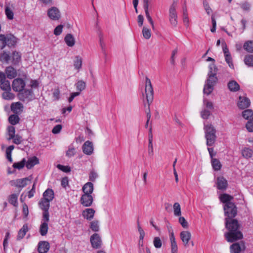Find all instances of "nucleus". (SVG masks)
I'll return each instance as SVG.
<instances>
[{
    "instance_id": "1",
    "label": "nucleus",
    "mask_w": 253,
    "mask_h": 253,
    "mask_svg": "<svg viewBox=\"0 0 253 253\" xmlns=\"http://www.w3.org/2000/svg\"><path fill=\"white\" fill-rule=\"evenodd\" d=\"M225 226L228 230V232L225 234L228 242L232 243L243 238V235L240 230V224L237 219L226 218Z\"/></svg>"
},
{
    "instance_id": "2",
    "label": "nucleus",
    "mask_w": 253,
    "mask_h": 253,
    "mask_svg": "<svg viewBox=\"0 0 253 253\" xmlns=\"http://www.w3.org/2000/svg\"><path fill=\"white\" fill-rule=\"evenodd\" d=\"M145 92L147 103H144V107L146 108L145 113L147 119L150 120L151 119V111L150 109V104L152 102L154 98V91L150 80L146 77L145 82Z\"/></svg>"
},
{
    "instance_id": "3",
    "label": "nucleus",
    "mask_w": 253,
    "mask_h": 253,
    "mask_svg": "<svg viewBox=\"0 0 253 253\" xmlns=\"http://www.w3.org/2000/svg\"><path fill=\"white\" fill-rule=\"evenodd\" d=\"M204 129L205 133L206 144L209 146H211L214 144L216 139V129L211 124L205 125Z\"/></svg>"
},
{
    "instance_id": "4",
    "label": "nucleus",
    "mask_w": 253,
    "mask_h": 253,
    "mask_svg": "<svg viewBox=\"0 0 253 253\" xmlns=\"http://www.w3.org/2000/svg\"><path fill=\"white\" fill-rule=\"evenodd\" d=\"M18 39L12 34H0V49H3L6 45L8 47L14 46Z\"/></svg>"
},
{
    "instance_id": "5",
    "label": "nucleus",
    "mask_w": 253,
    "mask_h": 253,
    "mask_svg": "<svg viewBox=\"0 0 253 253\" xmlns=\"http://www.w3.org/2000/svg\"><path fill=\"white\" fill-rule=\"evenodd\" d=\"M208 79L204 85L203 92L207 95L211 94L213 90V87L217 82L216 74H208Z\"/></svg>"
},
{
    "instance_id": "6",
    "label": "nucleus",
    "mask_w": 253,
    "mask_h": 253,
    "mask_svg": "<svg viewBox=\"0 0 253 253\" xmlns=\"http://www.w3.org/2000/svg\"><path fill=\"white\" fill-rule=\"evenodd\" d=\"M224 211L226 218L231 219L235 217L237 213V209L234 203H228V205H224Z\"/></svg>"
},
{
    "instance_id": "7",
    "label": "nucleus",
    "mask_w": 253,
    "mask_h": 253,
    "mask_svg": "<svg viewBox=\"0 0 253 253\" xmlns=\"http://www.w3.org/2000/svg\"><path fill=\"white\" fill-rule=\"evenodd\" d=\"M176 2L173 1L169 9V20L173 26H176L177 24V15L176 11Z\"/></svg>"
},
{
    "instance_id": "8",
    "label": "nucleus",
    "mask_w": 253,
    "mask_h": 253,
    "mask_svg": "<svg viewBox=\"0 0 253 253\" xmlns=\"http://www.w3.org/2000/svg\"><path fill=\"white\" fill-rule=\"evenodd\" d=\"M19 99L22 101H30L34 99L32 89H24L21 91L18 94Z\"/></svg>"
},
{
    "instance_id": "9",
    "label": "nucleus",
    "mask_w": 253,
    "mask_h": 253,
    "mask_svg": "<svg viewBox=\"0 0 253 253\" xmlns=\"http://www.w3.org/2000/svg\"><path fill=\"white\" fill-rule=\"evenodd\" d=\"M25 86L24 81L21 78H17L13 80L12 87L14 91L20 92Z\"/></svg>"
},
{
    "instance_id": "10",
    "label": "nucleus",
    "mask_w": 253,
    "mask_h": 253,
    "mask_svg": "<svg viewBox=\"0 0 253 253\" xmlns=\"http://www.w3.org/2000/svg\"><path fill=\"white\" fill-rule=\"evenodd\" d=\"M47 15L52 20H58L61 17V13L58 8L53 6L49 8L47 11Z\"/></svg>"
},
{
    "instance_id": "11",
    "label": "nucleus",
    "mask_w": 253,
    "mask_h": 253,
    "mask_svg": "<svg viewBox=\"0 0 253 253\" xmlns=\"http://www.w3.org/2000/svg\"><path fill=\"white\" fill-rule=\"evenodd\" d=\"M90 241L93 248L99 249L101 246L102 240L97 233H94L90 236Z\"/></svg>"
},
{
    "instance_id": "12",
    "label": "nucleus",
    "mask_w": 253,
    "mask_h": 253,
    "mask_svg": "<svg viewBox=\"0 0 253 253\" xmlns=\"http://www.w3.org/2000/svg\"><path fill=\"white\" fill-rule=\"evenodd\" d=\"M93 197L90 194H83L80 199V203L84 206L88 207L92 205Z\"/></svg>"
},
{
    "instance_id": "13",
    "label": "nucleus",
    "mask_w": 253,
    "mask_h": 253,
    "mask_svg": "<svg viewBox=\"0 0 253 253\" xmlns=\"http://www.w3.org/2000/svg\"><path fill=\"white\" fill-rule=\"evenodd\" d=\"M29 180V178L26 177L10 180L9 183L12 186L22 188L27 185V182Z\"/></svg>"
},
{
    "instance_id": "14",
    "label": "nucleus",
    "mask_w": 253,
    "mask_h": 253,
    "mask_svg": "<svg viewBox=\"0 0 253 253\" xmlns=\"http://www.w3.org/2000/svg\"><path fill=\"white\" fill-rule=\"evenodd\" d=\"M169 240L171 245V253H177V246L173 231L171 227L169 228Z\"/></svg>"
},
{
    "instance_id": "15",
    "label": "nucleus",
    "mask_w": 253,
    "mask_h": 253,
    "mask_svg": "<svg viewBox=\"0 0 253 253\" xmlns=\"http://www.w3.org/2000/svg\"><path fill=\"white\" fill-rule=\"evenodd\" d=\"M237 105L240 109H244L248 108L250 106L251 101L247 97L240 96Z\"/></svg>"
},
{
    "instance_id": "16",
    "label": "nucleus",
    "mask_w": 253,
    "mask_h": 253,
    "mask_svg": "<svg viewBox=\"0 0 253 253\" xmlns=\"http://www.w3.org/2000/svg\"><path fill=\"white\" fill-rule=\"evenodd\" d=\"M83 152L87 155H90L93 151V144L89 141H86L84 142L82 147Z\"/></svg>"
},
{
    "instance_id": "17",
    "label": "nucleus",
    "mask_w": 253,
    "mask_h": 253,
    "mask_svg": "<svg viewBox=\"0 0 253 253\" xmlns=\"http://www.w3.org/2000/svg\"><path fill=\"white\" fill-rule=\"evenodd\" d=\"M49 244L47 241H41L38 244V251L40 253H46L49 249Z\"/></svg>"
},
{
    "instance_id": "18",
    "label": "nucleus",
    "mask_w": 253,
    "mask_h": 253,
    "mask_svg": "<svg viewBox=\"0 0 253 253\" xmlns=\"http://www.w3.org/2000/svg\"><path fill=\"white\" fill-rule=\"evenodd\" d=\"M180 237L184 245L186 247L191 239V233L188 231H183L180 232Z\"/></svg>"
},
{
    "instance_id": "19",
    "label": "nucleus",
    "mask_w": 253,
    "mask_h": 253,
    "mask_svg": "<svg viewBox=\"0 0 253 253\" xmlns=\"http://www.w3.org/2000/svg\"><path fill=\"white\" fill-rule=\"evenodd\" d=\"M245 248L244 244H240L238 243H236L230 246V252L231 253H240L242 250H244Z\"/></svg>"
},
{
    "instance_id": "20",
    "label": "nucleus",
    "mask_w": 253,
    "mask_h": 253,
    "mask_svg": "<svg viewBox=\"0 0 253 253\" xmlns=\"http://www.w3.org/2000/svg\"><path fill=\"white\" fill-rule=\"evenodd\" d=\"M95 211L93 209H86L82 212L83 216L88 220H91L94 217Z\"/></svg>"
},
{
    "instance_id": "21",
    "label": "nucleus",
    "mask_w": 253,
    "mask_h": 253,
    "mask_svg": "<svg viewBox=\"0 0 253 253\" xmlns=\"http://www.w3.org/2000/svg\"><path fill=\"white\" fill-rule=\"evenodd\" d=\"M93 184L90 182L86 183L82 187V191L84 194L91 195L93 192Z\"/></svg>"
},
{
    "instance_id": "22",
    "label": "nucleus",
    "mask_w": 253,
    "mask_h": 253,
    "mask_svg": "<svg viewBox=\"0 0 253 253\" xmlns=\"http://www.w3.org/2000/svg\"><path fill=\"white\" fill-rule=\"evenodd\" d=\"M217 187L219 190H224L227 187V181L223 177L217 178Z\"/></svg>"
},
{
    "instance_id": "23",
    "label": "nucleus",
    "mask_w": 253,
    "mask_h": 253,
    "mask_svg": "<svg viewBox=\"0 0 253 253\" xmlns=\"http://www.w3.org/2000/svg\"><path fill=\"white\" fill-rule=\"evenodd\" d=\"M23 106L22 103L17 102L13 103L11 105V111L16 114H20L22 112Z\"/></svg>"
},
{
    "instance_id": "24",
    "label": "nucleus",
    "mask_w": 253,
    "mask_h": 253,
    "mask_svg": "<svg viewBox=\"0 0 253 253\" xmlns=\"http://www.w3.org/2000/svg\"><path fill=\"white\" fill-rule=\"evenodd\" d=\"M64 41L69 47H73L76 42L75 39L71 34H67L64 38Z\"/></svg>"
},
{
    "instance_id": "25",
    "label": "nucleus",
    "mask_w": 253,
    "mask_h": 253,
    "mask_svg": "<svg viewBox=\"0 0 253 253\" xmlns=\"http://www.w3.org/2000/svg\"><path fill=\"white\" fill-rule=\"evenodd\" d=\"M54 197V191L51 189H47L43 193V198L45 200H49L50 202L52 201Z\"/></svg>"
},
{
    "instance_id": "26",
    "label": "nucleus",
    "mask_w": 253,
    "mask_h": 253,
    "mask_svg": "<svg viewBox=\"0 0 253 253\" xmlns=\"http://www.w3.org/2000/svg\"><path fill=\"white\" fill-rule=\"evenodd\" d=\"M39 163V159L35 156L30 158L26 162V167L28 169H31L35 165Z\"/></svg>"
},
{
    "instance_id": "27",
    "label": "nucleus",
    "mask_w": 253,
    "mask_h": 253,
    "mask_svg": "<svg viewBox=\"0 0 253 253\" xmlns=\"http://www.w3.org/2000/svg\"><path fill=\"white\" fill-rule=\"evenodd\" d=\"M229 89L232 92H236L240 89V85L235 81H231L228 83Z\"/></svg>"
},
{
    "instance_id": "28",
    "label": "nucleus",
    "mask_w": 253,
    "mask_h": 253,
    "mask_svg": "<svg viewBox=\"0 0 253 253\" xmlns=\"http://www.w3.org/2000/svg\"><path fill=\"white\" fill-rule=\"evenodd\" d=\"M28 227L27 224H24L21 229H20L18 233L17 236V240H20L24 238L26 233L28 231Z\"/></svg>"
},
{
    "instance_id": "29",
    "label": "nucleus",
    "mask_w": 253,
    "mask_h": 253,
    "mask_svg": "<svg viewBox=\"0 0 253 253\" xmlns=\"http://www.w3.org/2000/svg\"><path fill=\"white\" fill-rule=\"evenodd\" d=\"M5 73L9 79H13L17 75L16 70L11 66H9L6 68Z\"/></svg>"
},
{
    "instance_id": "30",
    "label": "nucleus",
    "mask_w": 253,
    "mask_h": 253,
    "mask_svg": "<svg viewBox=\"0 0 253 253\" xmlns=\"http://www.w3.org/2000/svg\"><path fill=\"white\" fill-rule=\"evenodd\" d=\"M233 199V197L224 193L221 195L220 196V201L224 204V205H228V203H232L231 201Z\"/></svg>"
},
{
    "instance_id": "31",
    "label": "nucleus",
    "mask_w": 253,
    "mask_h": 253,
    "mask_svg": "<svg viewBox=\"0 0 253 253\" xmlns=\"http://www.w3.org/2000/svg\"><path fill=\"white\" fill-rule=\"evenodd\" d=\"M50 201L42 198L39 202V206L43 211H48L50 205Z\"/></svg>"
},
{
    "instance_id": "32",
    "label": "nucleus",
    "mask_w": 253,
    "mask_h": 253,
    "mask_svg": "<svg viewBox=\"0 0 253 253\" xmlns=\"http://www.w3.org/2000/svg\"><path fill=\"white\" fill-rule=\"evenodd\" d=\"M243 117L248 120V121L253 120V111L251 109H247L242 112Z\"/></svg>"
},
{
    "instance_id": "33",
    "label": "nucleus",
    "mask_w": 253,
    "mask_h": 253,
    "mask_svg": "<svg viewBox=\"0 0 253 253\" xmlns=\"http://www.w3.org/2000/svg\"><path fill=\"white\" fill-rule=\"evenodd\" d=\"M211 163L212 167L215 171H218L220 170L222 165L219 160L216 158L212 159L211 160Z\"/></svg>"
},
{
    "instance_id": "34",
    "label": "nucleus",
    "mask_w": 253,
    "mask_h": 253,
    "mask_svg": "<svg viewBox=\"0 0 253 253\" xmlns=\"http://www.w3.org/2000/svg\"><path fill=\"white\" fill-rule=\"evenodd\" d=\"M0 87L1 89L5 91H10V84L9 81L4 79L0 83Z\"/></svg>"
},
{
    "instance_id": "35",
    "label": "nucleus",
    "mask_w": 253,
    "mask_h": 253,
    "mask_svg": "<svg viewBox=\"0 0 253 253\" xmlns=\"http://www.w3.org/2000/svg\"><path fill=\"white\" fill-rule=\"evenodd\" d=\"M48 223L46 222H43L42 223L40 228V233L42 236L46 235L48 231Z\"/></svg>"
},
{
    "instance_id": "36",
    "label": "nucleus",
    "mask_w": 253,
    "mask_h": 253,
    "mask_svg": "<svg viewBox=\"0 0 253 253\" xmlns=\"http://www.w3.org/2000/svg\"><path fill=\"white\" fill-rule=\"evenodd\" d=\"M244 48L250 53H253V41H248L245 42L243 45Z\"/></svg>"
},
{
    "instance_id": "37",
    "label": "nucleus",
    "mask_w": 253,
    "mask_h": 253,
    "mask_svg": "<svg viewBox=\"0 0 253 253\" xmlns=\"http://www.w3.org/2000/svg\"><path fill=\"white\" fill-rule=\"evenodd\" d=\"M21 60V55L19 52L14 51L12 53V63L13 65L18 64Z\"/></svg>"
},
{
    "instance_id": "38",
    "label": "nucleus",
    "mask_w": 253,
    "mask_h": 253,
    "mask_svg": "<svg viewBox=\"0 0 253 253\" xmlns=\"http://www.w3.org/2000/svg\"><path fill=\"white\" fill-rule=\"evenodd\" d=\"M244 63L249 67H253V55L248 54L245 56Z\"/></svg>"
},
{
    "instance_id": "39",
    "label": "nucleus",
    "mask_w": 253,
    "mask_h": 253,
    "mask_svg": "<svg viewBox=\"0 0 253 253\" xmlns=\"http://www.w3.org/2000/svg\"><path fill=\"white\" fill-rule=\"evenodd\" d=\"M78 92L81 91L85 89L86 87V83L82 80L79 81L75 84Z\"/></svg>"
},
{
    "instance_id": "40",
    "label": "nucleus",
    "mask_w": 253,
    "mask_h": 253,
    "mask_svg": "<svg viewBox=\"0 0 253 253\" xmlns=\"http://www.w3.org/2000/svg\"><path fill=\"white\" fill-rule=\"evenodd\" d=\"M173 213L175 216H180L181 214L180 205L178 203H175L173 204Z\"/></svg>"
},
{
    "instance_id": "41",
    "label": "nucleus",
    "mask_w": 253,
    "mask_h": 253,
    "mask_svg": "<svg viewBox=\"0 0 253 253\" xmlns=\"http://www.w3.org/2000/svg\"><path fill=\"white\" fill-rule=\"evenodd\" d=\"M17 198L18 195L16 194H12L10 195L8 198V202L10 204L13 205L15 207L17 206Z\"/></svg>"
},
{
    "instance_id": "42",
    "label": "nucleus",
    "mask_w": 253,
    "mask_h": 253,
    "mask_svg": "<svg viewBox=\"0 0 253 253\" xmlns=\"http://www.w3.org/2000/svg\"><path fill=\"white\" fill-rule=\"evenodd\" d=\"M26 159L25 158L23 159L21 161L17 163H14L13 164V168L15 169H23L24 166L26 165Z\"/></svg>"
},
{
    "instance_id": "43",
    "label": "nucleus",
    "mask_w": 253,
    "mask_h": 253,
    "mask_svg": "<svg viewBox=\"0 0 253 253\" xmlns=\"http://www.w3.org/2000/svg\"><path fill=\"white\" fill-rule=\"evenodd\" d=\"M242 154L244 158L249 159L252 156L253 151L249 148H245L242 150Z\"/></svg>"
},
{
    "instance_id": "44",
    "label": "nucleus",
    "mask_w": 253,
    "mask_h": 253,
    "mask_svg": "<svg viewBox=\"0 0 253 253\" xmlns=\"http://www.w3.org/2000/svg\"><path fill=\"white\" fill-rule=\"evenodd\" d=\"M19 118L17 115H11L9 117L8 121L12 125H15L19 123Z\"/></svg>"
},
{
    "instance_id": "45",
    "label": "nucleus",
    "mask_w": 253,
    "mask_h": 253,
    "mask_svg": "<svg viewBox=\"0 0 253 253\" xmlns=\"http://www.w3.org/2000/svg\"><path fill=\"white\" fill-rule=\"evenodd\" d=\"M90 228L94 232H97L99 230V223L97 220H94L90 223Z\"/></svg>"
},
{
    "instance_id": "46",
    "label": "nucleus",
    "mask_w": 253,
    "mask_h": 253,
    "mask_svg": "<svg viewBox=\"0 0 253 253\" xmlns=\"http://www.w3.org/2000/svg\"><path fill=\"white\" fill-rule=\"evenodd\" d=\"M0 58L2 60H3L6 63H8L10 59V56L9 53L6 51H3L0 55Z\"/></svg>"
},
{
    "instance_id": "47",
    "label": "nucleus",
    "mask_w": 253,
    "mask_h": 253,
    "mask_svg": "<svg viewBox=\"0 0 253 253\" xmlns=\"http://www.w3.org/2000/svg\"><path fill=\"white\" fill-rule=\"evenodd\" d=\"M142 34L143 37L147 40L149 39L151 36L150 30L146 27L143 28Z\"/></svg>"
},
{
    "instance_id": "48",
    "label": "nucleus",
    "mask_w": 253,
    "mask_h": 253,
    "mask_svg": "<svg viewBox=\"0 0 253 253\" xmlns=\"http://www.w3.org/2000/svg\"><path fill=\"white\" fill-rule=\"evenodd\" d=\"M2 97L5 100H11L14 98V95L10 91H5L2 93Z\"/></svg>"
},
{
    "instance_id": "49",
    "label": "nucleus",
    "mask_w": 253,
    "mask_h": 253,
    "mask_svg": "<svg viewBox=\"0 0 253 253\" xmlns=\"http://www.w3.org/2000/svg\"><path fill=\"white\" fill-rule=\"evenodd\" d=\"M82 60L80 56H77L74 61V66L77 69H79L82 67Z\"/></svg>"
},
{
    "instance_id": "50",
    "label": "nucleus",
    "mask_w": 253,
    "mask_h": 253,
    "mask_svg": "<svg viewBox=\"0 0 253 253\" xmlns=\"http://www.w3.org/2000/svg\"><path fill=\"white\" fill-rule=\"evenodd\" d=\"M8 132V135L9 136V138H8V140L11 139L15 135V127L13 126H9L7 128Z\"/></svg>"
},
{
    "instance_id": "51",
    "label": "nucleus",
    "mask_w": 253,
    "mask_h": 253,
    "mask_svg": "<svg viewBox=\"0 0 253 253\" xmlns=\"http://www.w3.org/2000/svg\"><path fill=\"white\" fill-rule=\"evenodd\" d=\"M153 244L156 248H160L162 245V243L160 238L158 237H155L153 240Z\"/></svg>"
},
{
    "instance_id": "52",
    "label": "nucleus",
    "mask_w": 253,
    "mask_h": 253,
    "mask_svg": "<svg viewBox=\"0 0 253 253\" xmlns=\"http://www.w3.org/2000/svg\"><path fill=\"white\" fill-rule=\"evenodd\" d=\"M225 59L227 63L228 64L229 66L231 68H234V65L232 62V59L230 53L229 54H226L225 56Z\"/></svg>"
},
{
    "instance_id": "53",
    "label": "nucleus",
    "mask_w": 253,
    "mask_h": 253,
    "mask_svg": "<svg viewBox=\"0 0 253 253\" xmlns=\"http://www.w3.org/2000/svg\"><path fill=\"white\" fill-rule=\"evenodd\" d=\"M137 228H138V231L140 234L139 241H143L145 234V232L144 231L143 229L140 226L138 221H137Z\"/></svg>"
},
{
    "instance_id": "54",
    "label": "nucleus",
    "mask_w": 253,
    "mask_h": 253,
    "mask_svg": "<svg viewBox=\"0 0 253 253\" xmlns=\"http://www.w3.org/2000/svg\"><path fill=\"white\" fill-rule=\"evenodd\" d=\"M5 13L8 19L12 20L13 19V12L8 7H6L5 9Z\"/></svg>"
},
{
    "instance_id": "55",
    "label": "nucleus",
    "mask_w": 253,
    "mask_h": 253,
    "mask_svg": "<svg viewBox=\"0 0 253 253\" xmlns=\"http://www.w3.org/2000/svg\"><path fill=\"white\" fill-rule=\"evenodd\" d=\"M209 72L208 74H216L217 68L214 63L211 64L209 65Z\"/></svg>"
},
{
    "instance_id": "56",
    "label": "nucleus",
    "mask_w": 253,
    "mask_h": 253,
    "mask_svg": "<svg viewBox=\"0 0 253 253\" xmlns=\"http://www.w3.org/2000/svg\"><path fill=\"white\" fill-rule=\"evenodd\" d=\"M144 10H145V15H146V17L147 19L150 22L152 28L154 29V22H153V21L152 20L151 16H150V13H149V9H144Z\"/></svg>"
},
{
    "instance_id": "57",
    "label": "nucleus",
    "mask_w": 253,
    "mask_h": 253,
    "mask_svg": "<svg viewBox=\"0 0 253 253\" xmlns=\"http://www.w3.org/2000/svg\"><path fill=\"white\" fill-rule=\"evenodd\" d=\"M76 154V150L74 147H69L66 151V155L69 158L74 156Z\"/></svg>"
},
{
    "instance_id": "58",
    "label": "nucleus",
    "mask_w": 253,
    "mask_h": 253,
    "mask_svg": "<svg viewBox=\"0 0 253 253\" xmlns=\"http://www.w3.org/2000/svg\"><path fill=\"white\" fill-rule=\"evenodd\" d=\"M64 26L63 25H59L57 26L54 30L53 33L56 36L60 35L62 32Z\"/></svg>"
},
{
    "instance_id": "59",
    "label": "nucleus",
    "mask_w": 253,
    "mask_h": 253,
    "mask_svg": "<svg viewBox=\"0 0 253 253\" xmlns=\"http://www.w3.org/2000/svg\"><path fill=\"white\" fill-rule=\"evenodd\" d=\"M11 139H13V142L16 144H19L21 143L23 141V139L22 136H20L18 134H16Z\"/></svg>"
},
{
    "instance_id": "60",
    "label": "nucleus",
    "mask_w": 253,
    "mask_h": 253,
    "mask_svg": "<svg viewBox=\"0 0 253 253\" xmlns=\"http://www.w3.org/2000/svg\"><path fill=\"white\" fill-rule=\"evenodd\" d=\"M178 221L183 228H188V222L184 217L180 216L179 217Z\"/></svg>"
},
{
    "instance_id": "61",
    "label": "nucleus",
    "mask_w": 253,
    "mask_h": 253,
    "mask_svg": "<svg viewBox=\"0 0 253 253\" xmlns=\"http://www.w3.org/2000/svg\"><path fill=\"white\" fill-rule=\"evenodd\" d=\"M183 19L184 23L186 24H188L189 22V20L186 7H184L183 9Z\"/></svg>"
},
{
    "instance_id": "62",
    "label": "nucleus",
    "mask_w": 253,
    "mask_h": 253,
    "mask_svg": "<svg viewBox=\"0 0 253 253\" xmlns=\"http://www.w3.org/2000/svg\"><path fill=\"white\" fill-rule=\"evenodd\" d=\"M240 7L244 11H249L251 8V4L248 2H244L240 4Z\"/></svg>"
},
{
    "instance_id": "63",
    "label": "nucleus",
    "mask_w": 253,
    "mask_h": 253,
    "mask_svg": "<svg viewBox=\"0 0 253 253\" xmlns=\"http://www.w3.org/2000/svg\"><path fill=\"white\" fill-rule=\"evenodd\" d=\"M57 168L65 172H68L71 171V168L69 166H65L59 164L57 166Z\"/></svg>"
},
{
    "instance_id": "64",
    "label": "nucleus",
    "mask_w": 253,
    "mask_h": 253,
    "mask_svg": "<svg viewBox=\"0 0 253 253\" xmlns=\"http://www.w3.org/2000/svg\"><path fill=\"white\" fill-rule=\"evenodd\" d=\"M246 127L250 132H253V120L248 121Z\"/></svg>"
}]
</instances>
